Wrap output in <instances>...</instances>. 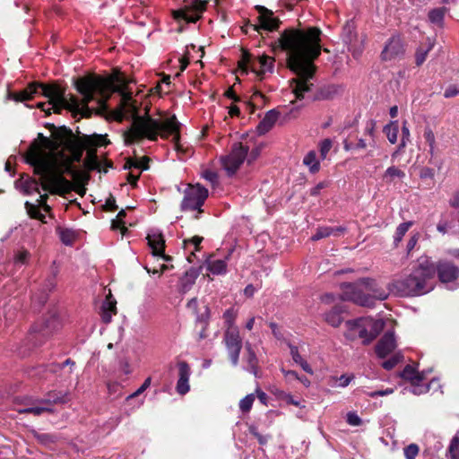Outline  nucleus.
<instances>
[{
    "mask_svg": "<svg viewBox=\"0 0 459 459\" xmlns=\"http://www.w3.org/2000/svg\"><path fill=\"white\" fill-rule=\"evenodd\" d=\"M412 225V221L401 223L397 228L394 235V245L397 246L403 239V236Z\"/></svg>",
    "mask_w": 459,
    "mask_h": 459,
    "instance_id": "35",
    "label": "nucleus"
},
{
    "mask_svg": "<svg viewBox=\"0 0 459 459\" xmlns=\"http://www.w3.org/2000/svg\"><path fill=\"white\" fill-rule=\"evenodd\" d=\"M116 300L111 298V295L109 294V297L106 298V300L103 302L101 306V309H105L110 312L117 313V307H116Z\"/></svg>",
    "mask_w": 459,
    "mask_h": 459,
    "instance_id": "44",
    "label": "nucleus"
},
{
    "mask_svg": "<svg viewBox=\"0 0 459 459\" xmlns=\"http://www.w3.org/2000/svg\"><path fill=\"white\" fill-rule=\"evenodd\" d=\"M367 321V329H368V336L365 337V341L363 342L365 344L372 342L379 333L384 329L385 323L382 319L374 320L372 318H366Z\"/></svg>",
    "mask_w": 459,
    "mask_h": 459,
    "instance_id": "20",
    "label": "nucleus"
},
{
    "mask_svg": "<svg viewBox=\"0 0 459 459\" xmlns=\"http://www.w3.org/2000/svg\"><path fill=\"white\" fill-rule=\"evenodd\" d=\"M290 347V355L292 357V359L295 363H299V362H301V360L303 359V358L301 357V355L299 354V349L297 346H294L292 344H290L289 345Z\"/></svg>",
    "mask_w": 459,
    "mask_h": 459,
    "instance_id": "54",
    "label": "nucleus"
},
{
    "mask_svg": "<svg viewBox=\"0 0 459 459\" xmlns=\"http://www.w3.org/2000/svg\"><path fill=\"white\" fill-rule=\"evenodd\" d=\"M224 342L232 365L237 366L242 348V340L238 327L227 328L224 333Z\"/></svg>",
    "mask_w": 459,
    "mask_h": 459,
    "instance_id": "11",
    "label": "nucleus"
},
{
    "mask_svg": "<svg viewBox=\"0 0 459 459\" xmlns=\"http://www.w3.org/2000/svg\"><path fill=\"white\" fill-rule=\"evenodd\" d=\"M325 318V321L333 327H338L342 322L341 310L336 307L326 313Z\"/></svg>",
    "mask_w": 459,
    "mask_h": 459,
    "instance_id": "33",
    "label": "nucleus"
},
{
    "mask_svg": "<svg viewBox=\"0 0 459 459\" xmlns=\"http://www.w3.org/2000/svg\"><path fill=\"white\" fill-rule=\"evenodd\" d=\"M202 176L204 179L214 185L218 182V175L215 171L211 169H205L203 171Z\"/></svg>",
    "mask_w": 459,
    "mask_h": 459,
    "instance_id": "50",
    "label": "nucleus"
},
{
    "mask_svg": "<svg viewBox=\"0 0 459 459\" xmlns=\"http://www.w3.org/2000/svg\"><path fill=\"white\" fill-rule=\"evenodd\" d=\"M423 136L429 146V153L433 155L436 149V137L434 132L431 128L427 127L424 131Z\"/></svg>",
    "mask_w": 459,
    "mask_h": 459,
    "instance_id": "37",
    "label": "nucleus"
},
{
    "mask_svg": "<svg viewBox=\"0 0 459 459\" xmlns=\"http://www.w3.org/2000/svg\"><path fill=\"white\" fill-rule=\"evenodd\" d=\"M411 385H413L411 393L417 395L425 394L429 390V385H421V383H411Z\"/></svg>",
    "mask_w": 459,
    "mask_h": 459,
    "instance_id": "51",
    "label": "nucleus"
},
{
    "mask_svg": "<svg viewBox=\"0 0 459 459\" xmlns=\"http://www.w3.org/2000/svg\"><path fill=\"white\" fill-rule=\"evenodd\" d=\"M151 382H152V378L147 377L144 380V382L143 383V385L134 393H133L132 394H130L127 397V400L134 398V397L140 395L141 394H143L151 385Z\"/></svg>",
    "mask_w": 459,
    "mask_h": 459,
    "instance_id": "49",
    "label": "nucleus"
},
{
    "mask_svg": "<svg viewBox=\"0 0 459 459\" xmlns=\"http://www.w3.org/2000/svg\"><path fill=\"white\" fill-rule=\"evenodd\" d=\"M207 269L213 274H224L227 271V262L222 259L209 260Z\"/></svg>",
    "mask_w": 459,
    "mask_h": 459,
    "instance_id": "29",
    "label": "nucleus"
},
{
    "mask_svg": "<svg viewBox=\"0 0 459 459\" xmlns=\"http://www.w3.org/2000/svg\"><path fill=\"white\" fill-rule=\"evenodd\" d=\"M255 401V395L253 394H247L239 402V408L243 412H247L251 410L253 403Z\"/></svg>",
    "mask_w": 459,
    "mask_h": 459,
    "instance_id": "41",
    "label": "nucleus"
},
{
    "mask_svg": "<svg viewBox=\"0 0 459 459\" xmlns=\"http://www.w3.org/2000/svg\"><path fill=\"white\" fill-rule=\"evenodd\" d=\"M29 256H30V253L25 249H22L16 253L14 261H15V263L25 264L27 262Z\"/></svg>",
    "mask_w": 459,
    "mask_h": 459,
    "instance_id": "53",
    "label": "nucleus"
},
{
    "mask_svg": "<svg viewBox=\"0 0 459 459\" xmlns=\"http://www.w3.org/2000/svg\"><path fill=\"white\" fill-rule=\"evenodd\" d=\"M393 392H394V390L392 388H387V389H385V390H379V391H376V392H369V393H368V395L369 397H376L377 395L384 396V395L391 394H393Z\"/></svg>",
    "mask_w": 459,
    "mask_h": 459,
    "instance_id": "60",
    "label": "nucleus"
},
{
    "mask_svg": "<svg viewBox=\"0 0 459 459\" xmlns=\"http://www.w3.org/2000/svg\"><path fill=\"white\" fill-rule=\"evenodd\" d=\"M449 204L452 207L459 209V192H456L450 199Z\"/></svg>",
    "mask_w": 459,
    "mask_h": 459,
    "instance_id": "64",
    "label": "nucleus"
},
{
    "mask_svg": "<svg viewBox=\"0 0 459 459\" xmlns=\"http://www.w3.org/2000/svg\"><path fill=\"white\" fill-rule=\"evenodd\" d=\"M116 313L110 312L105 309H101V319L105 324H108L111 322L113 315Z\"/></svg>",
    "mask_w": 459,
    "mask_h": 459,
    "instance_id": "62",
    "label": "nucleus"
},
{
    "mask_svg": "<svg viewBox=\"0 0 459 459\" xmlns=\"http://www.w3.org/2000/svg\"><path fill=\"white\" fill-rule=\"evenodd\" d=\"M87 143L93 147L107 145L109 143V141L107 139L106 135H93L87 139Z\"/></svg>",
    "mask_w": 459,
    "mask_h": 459,
    "instance_id": "40",
    "label": "nucleus"
},
{
    "mask_svg": "<svg viewBox=\"0 0 459 459\" xmlns=\"http://www.w3.org/2000/svg\"><path fill=\"white\" fill-rule=\"evenodd\" d=\"M383 131L385 134L388 141L391 143L394 144V143H395L397 142L398 132H399V127H398V122L397 121H392L389 124H387L384 127Z\"/></svg>",
    "mask_w": 459,
    "mask_h": 459,
    "instance_id": "30",
    "label": "nucleus"
},
{
    "mask_svg": "<svg viewBox=\"0 0 459 459\" xmlns=\"http://www.w3.org/2000/svg\"><path fill=\"white\" fill-rule=\"evenodd\" d=\"M126 216V211L125 210H121L117 215V218L115 220L112 221V227L114 229H117V228H120L121 225L123 224V218Z\"/></svg>",
    "mask_w": 459,
    "mask_h": 459,
    "instance_id": "58",
    "label": "nucleus"
},
{
    "mask_svg": "<svg viewBox=\"0 0 459 459\" xmlns=\"http://www.w3.org/2000/svg\"><path fill=\"white\" fill-rule=\"evenodd\" d=\"M246 350L247 351V361L248 363V369L256 377L257 376V368H256V365H257V358H256V355L255 353V351H253L252 349V346L249 342H247L246 345Z\"/></svg>",
    "mask_w": 459,
    "mask_h": 459,
    "instance_id": "32",
    "label": "nucleus"
},
{
    "mask_svg": "<svg viewBox=\"0 0 459 459\" xmlns=\"http://www.w3.org/2000/svg\"><path fill=\"white\" fill-rule=\"evenodd\" d=\"M274 67V58L269 56H260L257 60L252 64L253 70L262 79L266 73H273Z\"/></svg>",
    "mask_w": 459,
    "mask_h": 459,
    "instance_id": "18",
    "label": "nucleus"
},
{
    "mask_svg": "<svg viewBox=\"0 0 459 459\" xmlns=\"http://www.w3.org/2000/svg\"><path fill=\"white\" fill-rule=\"evenodd\" d=\"M185 6L173 12L174 18L183 19L188 22H195L201 13L205 9L206 2L202 0H184Z\"/></svg>",
    "mask_w": 459,
    "mask_h": 459,
    "instance_id": "10",
    "label": "nucleus"
},
{
    "mask_svg": "<svg viewBox=\"0 0 459 459\" xmlns=\"http://www.w3.org/2000/svg\"><path fill=\"white\" fill-rule=\"evenodd\" d=\"M208 197V190L200 184L188 185L184 191V198L181 202L180 208L183 212H196L195 219H198V214L204 211L202 209L205 200Z\"/></svg>",
    "mask_w": 459,
    "mask_h": 459,
    "instance_id": "7",
    "label": "nucleus"
},
{
    "mask_svg": "<svg viewBox=\"0 0 459 459\" xmlns=\"http://www.w3.org/2000/svg\"><path fill=\"white\" fill-rule=\"evenodd\" d=\"M203 240L202 237L195 236L191 239L185 240V245L192 244L195 247V250H199V245L201 244Z\"/></svg>",
    "mask_w": 459,
    "mask_h": 459,
    "instance_id": "59",
    "label": "nucleus"
},
{
    "mask_svg": "<svg viewBox=\"0 0 459 459\" xmlns=\"http://www.w3.org/2000/svg\"><path fill=\"white\" fill-rule=\"evenodd\" d=\"M39 206L40 205H39V204H33L29 202L25 203V207H26L28 214L31 218L38 219L40 221L44 222L45 215L40 212L39 208Z\"/></svg>",
    "mask_w": 459,
    "mask_h": 459,
    "instance_id": "34",
    "label": "nucleus"
},
{
    "mask_svg": "<svg viewBox=\"0 0 459 459\" xmlns=\"http://www.w3.org/2000/svg\"><path fill=\"white\" fill-rule=\"evenodd\" d=\"M320 35L321 30L315 27L307 30L289 29L275 42L287 52V65L296 74L290 86L297 99H303L313 86L311 80L316 69L314 61L321 54Z\"/></svg>",
    "mask_w": 459,
    "mask_h": 459,
    "instance_id": "3",
    "label": "nucleus"
},
{
    "mask_svg": "<svg viewBox=\"0 0 459 459\" xmlns=\"http://www.w3.org/2000/svg\"><path fill=\"white\" fill-rule=\"evenodd\" d=\"M435 264L429 257H420L412 272L390 283V290L401 297H416L434 288Z\"/></svg>",
    "mask_w": 459,
    "mask_h": 459,
    "instance_id": "5",
    "label": "nucleus"
},
{
    "mask_svg": "<svg viewBox=\"0 0 459 459\" xmlns=\"http://www.w3.org/2000/svg\"><path fill=\"white\" fill-rule=\"evenodd\" d=\"M446 11L447 9L446 7L434 8L430 10L428 14L429 22L442 28Z\"/></svg>",
    "mask_w": 459,
    "mask_h": 459,
    "instance_id": "27",
    "label": "nucleus"
},
{
    "mask_svg": "<svg viewBox=\"0 0 459 459\" xmlns=\"http://www.w3.org/2000/svg\"><path fill=\"white\" fill-rule=\"evenodd\" d=\"M64 402L65 400L56 394L49 395V398L37 402L25 399L23 403L16 405L15 411L19 413H30L34 416H39L45 411H51V406L53 403Z\"/></svg>",
    "mask_w": 459,
    "mask_h": 459,
    "instance_id": "9",
    "label": "nucleus"
},
{
    "mask_svg": "<svg viewBox=\"0 0 459 459\" xmlns=\"http://www.w3.org/2000/svg\"><path fill=\"white\" fill-rule=\"evenodd\" d=\"M405 172L395 166L388 167L383 174V180L386 184H392L395 179H403Z\"/></svg>",
    "mask_w": 459,
    "mask_h": 459,
    "instance_id": "25",
    "label": "nucleus"
},
{
    "mask_svg": "<svg viewBox=\"0 0 459 459\" xmlns=\"http://www.w3.org/2000/svg\"><path fill=\"white\" fill-rule=\"evenodd\" d=\"M127 117H131L133 121L130 128L123 134L126 144L143 138L156 141L160 135L162 138L172 136L175 144L178 145L180 124L176 116L160 115L157 118L149 115L140 116L130 93L122 91L120 106L114 113V118L121 122Z\"/></svg>",
    "mask_w": 459,
    "mask_h": 459,
    "instance_id": "4",
    "label": "nucleus"
},
{
    "mask_svg": "<svg viewBox=\"0 0 459 459\" xmlns=\"http://www.w3.org/2000/svg\"><path fill=\"white\" fill-rule=\"evenodd\" d=\"M396 347L394 333L387 332L376 346V353L379 358H385Z\"/></svg>",
    "mask_w": 459,
    "mask_h": 459,
    "instance_id": "17",
    "label": "nucleus"
},
{
    "mask_svg": "<svg viewBox=\"0 0 459 459\" xmlns=\"http://www.w3.org/2000/svg\"><path fill=\"white\" fill-rule=\"evenodd\" d=\"M434 44L435 42L433 39H428L426 45L419 47L415 54V62L417 65H421L425 62L428 54L434 48Z\"/></svg>",
    "mask_w": 459,
    "mask_h": 459,
    "instance_id": "26",
    "label": "nucleus"
},
{
    "mask_svg": "<svg viewBox=\"0 0 459 459\" xmlns=\"http://www.w3.org/2000/svg\"><path fill=\"white\" fill-rule=\"evenodd\" d=\"M352 379H353L352 376L342 375L339 378L336 379V381H337L336 385L339 387H346L347 385H350V383L351 382Z\"/></svg>",
    "mask_w": 459,
    "mask_h": 459,
    "instance_id": "56",
    "label": "nucleus"
},
{
    "mask_svg": "<svg viewBox=\"0 0 459 459\" xmlns=\"http://www.w3.org/2000/svg\"><path fill=\"white\" fill-rule=\"evenodd\" d=\"M59 326L58 319L56 316H52L49 320L42 325L37 326V331L42 335L47 336L56 331Z\"/></svg>",
    "mask_w": 459,
    "mask_h": 459,
    "instance_id": "28",
    "label": "nucleus"
},
{
    "mask_svg": "<svg viewBox=\"0 0 459 459\" xmlns=\"http://www.w3.org/2000/svg\"><path fill=\"white\" fill-rule=\"evenodd\" d=\"M147 240L153 255L161 256L165 261L171 260L170 256L164 254L165 240L160 232L152 231L148 234Z\"/></svg>",
    "mask_w": 459,
    "mask_h": 459,
    "instance_id": "15",
    "label": "nucleus"
},
{
    "mask_svg": "<svg viewBox=\"0 0 459 459\" xmlns=\"http://www.w3.org/2000/svg\"><path fill=\"white\" fill-rule=\"evenodd\" d=\"M435 270L440 281L444 283L452 282L459 276V268L449 261H439L435 265Z\"/></svg>",
    "mask_w": 459,
    "mask_h": 459,
    "instance_id": "13",
    "label": "nucleus"
},
{
    "mask_svg": "<svg viewBox=\"0 0 459 459\" xmlns=\"http://www.w3.org/2000/svg\"><path fill=\"white\" fill-rule=\"evenodd\" d=\"M248 152L249 147L247 145L242 143H234L229 153L221 156V165L228 176L231 177L237 173L247 158Z\"/></svg>",
    "mask_w": 459,
    "mask_h": 459,
    "instance_id": "8",
    "label": "nucleus"
},
{
    "mask_svg": "<svg viewBox=\"0 0 459 459\" xmlns=\"http://www.w3.org/2000/svg\"><path fill=\"white\" fill-rule=\"evenodd\" d=\"M76 89L82 95V100L80 101L76 97L66 94L65 90L56 84H44L33 82L28 85L20 92L9 91L8 100L17 102H23L33 99L36 95H42L48 100V102H39L37 108H40L47 114H50L51 110L60 113L63 109H67L73 113L74 117H88L91 115V109L88 107V103L93 100L95 93L101 96L99 100L100 105L105 108L106 101L110 92L116 91L114 82L110 78L100 76H86L76 81Z\"/></svg>",
    "mask_w": 459,
    "mask_h": 459,
    "instance_id": "2",
    "label": "nucleus"
},
{
    "mask_svg": "<svg viewBox=\"0 0 459 459\" xmlns=\"http://www.w3.org/2000/svg\"><path fill=\"white\" fill-rule=\"evenodd\" d=\"M403 54V45L399 37H392L385 44L381 57L384 61H392Z\"/></svg>",
    "mask_w": 459,
    "mask_h": 459,
    "instance_id": "14",
    "label": "nucleus"
},
{
    "mask_svg": "<svg viewBox=\"0 0 459 459\" xmlns=\"http://www.w3.org/2000/svg\"><path fill=\"white\" fill-rule=\"evenodd\" d=\"M346 326L350 331L349 336L351 338H353L355 333H357L359 337L365 341V337L368 336L366 318L349 320L346 322Z\"/></svg>",
    "mask_w": 459,
    "mask_h": 459,
    "instance_id": "19",
    "label": "nucleus"
},
{
    "mask_svg": "<svg viewBox=\"0 0 459 459\" xmlns=\"http://www.w3.org/2000/svg\"><path fill=\"white\" fill-rule=\"evenodd\" d=\"M61 240L65 245H70L72 243V234L68 230H63L60 233Z\"/></svg>",
    "mask_w": 459,
    "mask_h": 459,
    "instance_id": "61",
    "label": "nucleus"
},
{
    "mask_svg": "<svg viewBox=\"0 0 459 459\" xmlns=\"http://www.w3.org/2000/svg\"><path fill=\"white\" fill-rule=\"evenodd\" d=\"M347 422L351 426H359L361 420L355 412H349L347 414Z\"/></svg>",
    "mask_w": 459,
    "mask_h": 459,
    "instance_id": "55",
    "label": "nucleus"
},
{
    "mask_svg": "<svg viewBox=\"0 0 459 459\" xmlns=\"http://www.w3.org/2000/svg\"><path fill=\"white\" fill-rule=\"evenodd\" d=\"M223 317L227 324V328L237 327L234 324L236 315L233 310L228 309L224 312Z\"/></svg>",
    "mask_w": 459,
    "mask_h": 459,
    "instance_id": "45",
    "label": "nucleus"
},
{
    "mask_svg": "<svg viewBox=\"0 0 459 459\" xmlns=\"http://www.w3.org/2000/svg\"><path fill=\"white\" fill-rule=\"evenodd\" d=\"M342 299L343 300L352 301L361 307H371L375 305L376 300H385L387 298V294L385 291L371 295L366 293L361 285L352 283L342 284Z\"/></svg>",
    "mask_w": 459,
    "mask_h": 459,
    "instance_id": "6",
    "label": "nucleus"
},
{
    "mask_svg": "<svg viewBox=\"0 0 459 459\" xmlns=\"http://www.w3.org/2000/svg\"><path fill=\"white\" fill-rule=\"evenodd\" d=\"M419 451V446L416 444H411L403 449V454L406 459H415Z\"/></svg>",
    "mask_w": 459,
    "mask_h": 459,
    "instance_id": "42",
    "label": "nucleus"
},
{
    "mask_svg": "<svg viewBox=\"0 0 459 459\" xmlns=\"http://www.w3.org/2000/svg\"><path fill=\"white\" fill-rule=\"evenodd\" d=\"M448 452L451 459H459V436L455 435L449 445Z\"/></svg>",
    "mask_w": 459,
    "mask_h": 459,
    "instance_id": "39",
    "label": "nucleus"
},
{
    "mask_svg": "<svg viewBox=\"0 0 459 459\" xmlns=\"http://www.w3.org/2000/svg\"><path fill=\"white\" fill-rule=\"evenodd\" d=\"M401 359H402V357L400 355L396 354L394 357H392L391 359L384 361L382 363V367L385 369L390 370L398 364V362L401 360Z\"/></svg>",
    "mask_w": 459,
    "mask_h": 459,
    "instance_id": "46",
    "label": "nucleus"
},
{
    "mask_svg": "<svg viewBox=\"0 0 459 459\" xmlns=\"http://www.w3.org/2000/svg\"><path fill=\"white\" fill-rule=\"evenodd\" d=\"M279 115H280V113L276 109L269 110L265 114L264 117L258 124L257 128H256L257 132L260 134H264L268 131H270L273 128V126H274L275 122L277 121Z\"/></svg>",
    "mask_w": 459,
    "mask_h": 459,
    "instance_id": "21",
    "label": "nucleus"
},
{
    "mask_svg": "<svg viewBox=\"0 0 459 459\" xmlns=\"http://www.w3.org/2000/svg\"><path fill=\"white\" fill-rule=\"evenodd\" d=\"M148 161L147 158H143L141 160H136L134 161H127L128 168L131 169L132 167L137 168V169H146L148 167L146 165V162Z\"/></svg>",
    "mask_w": 459,
    "mask_h": 459,
    "instance_id": "52",
    "label": "nucleus"
},
{
    "mask_svg": "<svg viewBox=\"0 0 459 459\" xmlns=\"http://www.w3.org/2000/svg\"><path fill=\"white\" fill-rule=\"evenodd\" d=\"M339 89L337 86L331 85L327 86L325 88H323L318 95V99L320 100H331L333 99L336 94H338Z\"/></svg>",
    "mask_w": 459,
    "mask_h": 459,
    "instance_id": "36",
    "label": "nucleus"
},
{
    "mask_svg": "<svg viewBox=\"0 0 459 459\" xmlns=\"http://www.w3.org/2000/svg\"><path fill=\"white\" fill-rule=\"evenodd\" d=\"M259 15L257 17L259 24H248L247 26L252 28L255 31L264 30L268 31H273L279 28L280 20L273 16V13L262 5H256Z\"/></svg>",
    "mask_w": 459,
    "mask_h": 459,
    "instance_id": "12",
    "label": "nucleus"
},
{
    "mask_svg": "<svg viewBox=\"0 0 459 459\" xmlns=\"http://www.w3.org/2000/svg\"><path fill=\"white\" fill-rule=\"evenodd\" d=\"M24 191L27 195L31 194L33 191L39 194V182L37 180H28L25 182Z\"/></svg>",
    "mask_w": 459,
    "mask_h": 459,
    "instance_id": "48",
    "label": "nucleus"
},
{
    "mask_svg": "<svg viewBox=\"0 0 459 459\" xmlns=\"http://www.w3.org/2000/svg\"><path fill=\"white\" fill-rule=\"evenodd\" d=\"M197 306H198V301H197V299L195 298L190 299L187 302V305H186L187 308L189 310H191L196 316L197 319L203 320L204 318V314H201V315L198 314Z\"/></svg>",
    "mask_w": 459,
    "mask_h": 459,
    "instance_id": "47",
    "label": "nucleus"
},
{
    "mask_svg": "<svg viewBox=\"0 0 459 459\" xmlns=\"http://www.w3.org/2000/svg\"><path fill=\"white\" fill-rule=\"evenodd\" d=\"M39 143H34L27 160L39 176L40 186L51 194H65L72 189V184L64 178L70 174L77 184L83 186L89 179L87 173L73 169L74 161H80L84 147L65 127L55 128L50 138L39 134Z\"/></svg>",
    "mask_w": 459,
    "mask_h": 459,
    "instance_id": "1",
    "label": "nucleus"
},
{
    "mask_svg": "<svg viewBox=\"0 0 459 459\" xmlns=\"http://www.w3.org/2000/svg\"><path fill=\"white\" fill-rule=\"evenodd\" d=\"M401 376L411 383H421L425 379L424 372H419L410 365L404 368Z\"/></svg>",
    "mask_w": 459,
    "mask_h": 459,
    "instance_id": "24",
    "label": "nucleus"
},
{
    "mask_svg": "<svg viewBox=\"0 0 459 459\" xmlns=\"http://www.w3.org/2000/svg\"><path fill=\"white\" fill-rule=\"evenodd\" d=\"M333 143L330 139H325L320 143V155L322 159H325L331 150Z\"/></svg>",
    "mask_w": 459,
    "mask_h": 459,
    "instance_id": "43",
    "label": "nucleus"
},
{
    "mask_svg": "<svg viewBox=\"0 0 459 459\" xmlns=\"http://www.w3.org/2000/svg\"><path fill=\"white\" fill-rule=\"evenodd\" d=\"M303 163L309 168V170L312 173L317 172L320 169L319 161L314 151H310L306 154Z\"/></svg>",
    "mask_w": 459,
    "mask_h": 459,
    "instance_id": "31",
    "label": "nucleus"
},
{
    "mask_svg": "<svg viewBox=\"0 0 459 459\" xmlns=\"http://www.w3.org/2000/svg\"><path fill=\"white\" fill-rule=\"evenodd\" d=\"M33 437L41 444L48 445L56 441V437L48 433H39L35 430L32 431Z\"/></svg>",
    "mask_w": 459,
    "mask_h": 459,
    "instance_id": "38",
    "label": "nucleus"
},
{
    "mask_svg": "<svg viewBox=\"0 0 459 459\" xmlns=\"http://www.w3.org/2000/svg\"><path fill=\"white\" fill-rule=\"evenodd\" d=\"M302 106H296V107H291L290 108V110L285 114V118L286 119H294V118H297L299 114V111L301 109Z\"/></svg>",
    "mask_w": 459,
    "mask_h": 459,
    "instance_id": "57",
    "label": "nucleus"
},
{
    "mask_svg": "<svg viewBox=\"0 0 459 459\" xmlns=\"http://www.w3.org/2000/svg\"><path fill=\"white\" fill-rule=\"evenodd\" d=\"M178 367V380L177 382V392L184 395L190 390L189 377L191 375L190 368L186 361H179Z\"/></svg>",
    "mask_w": 459,
    "mask_h": 459,
    "instance_id": "16",
    "label": "nucleus"
},
{
    "mask_svg": "<svg viewBox=\"0 0 459 459\" xmlns=\"http://www.w3.org/2000/svg\"><path fill=\"white\" fill-rule=\"evenodd\" d=\"M345 231L343 227H321L316 230V232L311 237L313 241L319 240L330 236L339 237Z\"/></svg>",
    "mask_w": 459,
    "mask_h": 459,
    "instance_id": "22",
    "label": "nucleus"
},
{
    "mask_svg": "<svg viewBox=\"0 0 459 459\" xmlns=\"http://www.w3.org/2000/svg\"><path fill=\"white\" fill-rule=\"evenodd\" d=\"M459 94V91L455 86H450L444 92L445 98H452Z\"/></svg>",
    "mask_w": 459,
    "mask_h": 459,
    "instance_id": "63",
    "label": "nucleus"
},
{
    "mask_svg": "<svg viewBox=\"0 0 459 459\" xmlns=\"http://www.w3.org/2000/svg\"><path fill=\"white\" fill-rule=\"evenodd\" d=\"M83 165L87 170H98L102 171L101 169V163L98 160L96 149L95 148H90L87 151L86 157L83 160Z\"/></svg>",
    "mask_w": 459,
    "mask_h": 459,
    "instance_id": "23",
    "label": "nucleus"
}]
</instances>
